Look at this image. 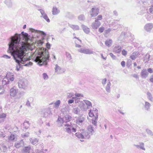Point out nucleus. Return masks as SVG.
Listing matches in <instances>:
<instances>
[{"instance_id": "f257e3e1", "label": "nucleus", "mask_w": 153, "mask_h": 153, "mask_svg": "<svg viewBox=\"0 0 153 153\" xmlns=\"http://www.w3.org/2000/svg\"><path fill=\"white\" fill-rule=\"evenodd\" d=\"M21 35L16 33L14 36H11L10 42L8 44V52L13 56L16 62L18 64L16 67L18 71L22 66L20 63L24 64L29 59L25 53L26 49V43L20 42Z\"/></svg>"}, {"instance_id": "f03ea898", "label": "nucleus", "mask_w": 153, "mask_h": 153, "mask_svg": "<svg viewBox=\"0 0 153 153\" xmlns=\"http://www.w3.org/2000/svg\"><path fill=\"white\" fill-rule=\"evenodd\" d=\"M49 56L48 51L44 48L42 51H36L30 56V58L39 65H46L49 61Z\"/></svg>"}, {"instance_id": "7ed1b4c3", "label": "nucleus", "mask_w": 153, "mask_h": 153, "mask_svg": "<svg viewBox=\"0 0 153 153\" xmlns=\"http://www.w3.org/2000/svg\"><path fill=\"white\" fill-rule=\"evenodd\" d=\"M71 117L68 114L65 115L63 118L64 122L65 123L64 126L67 127L65 129V131L70 134L71 132H75L76 131V127L77 126L75 124H72L70 122L71 119Z\"/></svg>"}, {"instance_id": "20e7f679", "label": "nucleus", "mask_w": 153, "mask_h": 153, "mask_svg": "<svg viewBox=\"0 0 153 153\" xmlns=\"http://www.w3.org/2000/svg\"><path fill=\"white\" fill-rule=\"evenodd\" d=\"M11 97H15L16 99H19L21 97V92H19L18 90L15 87L11 88L10 90Z\"/></svg>"}, {"instance_id": "39448f33", "label": "nucleus", "mask_w": 153, "mask_h": 153, "mask_svg": "<svg viewBox=\"0 0 153 153\" xmlns=\"http://www.w3.org/2000/svg\"><path fill=\"white\" fill-rule=\"evenodd\" d=\"M30 30L32 33V36H35L34 37H38L40 35H41L42 36L44 37L46 35V33L43 31L35 30L33 28H30Z\"/></svg>"}, {"instance_id": "423d86ee", "label": "nucleus", "mask_w": 153, "mask_h": 153, "mask_svg": "<svg viewBox=\"0 0 153 153\" xmlns=\"http://www.w3.org/2000/svg\"><path fill=\"white\" fill-rule=\"evenodd\" d=\"M28 85L27 81L24 79H20L18 82V86L19 88L25 89Z\"/></svg>"}, {"instance_id": "0eeeda50", "label": "nucleus", "mask_w": 153, "mask_h": 153, "mask_svg": "<svg viewBox=\"0 0 153 153\" xmlns=\"http://www.w3.org/2000/svg\"><path fill=\"white\" fill-rule=\"evenodd\" d=\"M88 115L90 117H92L94 116L96 119H98V110L96 108H93V110L91 109L89 110Z\"/></svg>"}, {"instance_id": "6e6552de", "label": "nucleus", "mask_w": 153, "mask_h": 153, "mask_svg": "<svg viewBox=\"0 0 153 153\" xmlns=\"http://www.w3.org/2000/svg\"><path fill=\"white\" fill-rule=\"evenodd\" d=\"M42 115L43 117L46 118L50 117L52 115L50 108H48L45 109L43 112Z\"/></svg>"}, {"instance_id": "1a4fd4ad", "label": "nucleus", "mask_w": 153, "mask_h": 153, "mask_svg": "<svg viewBox=\"0 0 153 153\" xmlns=\"http://www.w3.org/2000/svg\"><path fill=\"white\" fill-rule=\"evenodd\" d=\"M99 9L96 7H93L89 13L91 17H95L99 13Z\"/></svg>"}, {"instance_id": "9d476101", "label": "nucleus", "mask_w": 153, "mask_h": 153, "mask_svg": "<svg viewBox=\"0 0 153 153\" xmlns=\"http://www.w3.org/2000/svg\"><path fill=\"white\" fill-rule=\"evenodd\" d=\"M144 30L148 32H150L153 28V24L149 23L146 24L144 26Z\"/></svg>"}, {"instance_id": "9b49d317", "label": "nucleus", "mask_w": 153, "mask_h": 153, "mask_svg": "<svg viewBox=\"0 0 153 153\" xmlns=\"http://www.w3.org/2000/svg\"><path fill=\"white\" fill-rule=\"evenodd\" d=\"M78 51L80 53L85 54H90L94 53L93 51L88 49L81 48L78 49Z\"/></svg>"}, {"instance_id": "f8f14e48", "label": "nucleus", "mask_w": 153, "mask_h": 153, "mask_svg": "<svg viewBox=\"0 0 153 153\" xmlns=\"http://www.w3.org/2000/svg\"><path fill=\"white\" fill-rule=\"evenodd\" d=\"M55 72L58 74H62L64 73L65 72L64 69L62 68H61L57 64H56L55 65Z\"/></svg>"}, {"instance_id": "ddd939ff", "label": "nucleus", "mask_w": 153, "mask_h": 153, "mask_svg": "<svg viewBox=\"0 0 153 153\" xmlns=\"http://www.w3.org/2000/svg\"><path fill=\"white\" fill-rule=\"evenodd\" d=\"M85 120V118L82 116L78 117L76 118V123L78 125H81L82 124Z\"/></svg>"}, {"instance_id": "4468645a", "label": "nucleus", "mask_w": 153, "mask_h": 153, "mask_svg": "<svg viewBox=\"0 0 153 153\" xmlns=\"http://www.w3.org/2000/svg\"><path fill=\"white\" fill-rule=\"evenodd\" d=\"M149 75V73L146 69H143L141 71L140 76L142 78H146Z\"/></svg>"}, {"instance_id": "2eb2a0df", "label": "nucleus", "mask_w": 153, "mask_h": 153, "mask_svg": "<svg viewBox=\"0 0 153 153\" xmlns=\"http://www.w3.org/2000/svg\"><path fill=\"white\" fill-rule=\"evenodd\" d=\"M96 128L93 126L91 125H89L88 126V131L91 135H93L95 133V131L94 129Z\"/></svg>"}, {"instance_id": "dca6fc26", "label": "nucleus", "mask_w": 153, "mask_h": 153, "mask_svg": "<svg viewBox=\"0 0 153 153\" xmlns=\"http://www.w3.org/2000/svg\"><path fill=\"white\" fill-rule=\"evenodd\" d=\"M79 106L82 111H86L88 110L85 103H84L83 101H81L80 102V103L79 104Z\"/></svg>"}, {"instance_id": "f3484780", "label": "nucleus", "mask_w": 153, "mask_h": 153, "mask_svg": "<svg viewBox=\"0 0 153 153\" xmlns=\"http://www.w3.org/2000/svg\"><path fill=\"white\" fill-rule=\"evenodd\" d=\"M101 25L100 22L99 21L95 22L92 23V27L93 29H96Z\"/></svg>"}, {"instance_id": "a211bd4d", "label": "nucleus", "mask_w": 153, "mask_h": 153, "mask_svg": "<svg viewBox=\"0 0 153 153\" xmlns=\"http://www.w3.org/2000/svg\"><path fill=\"white\" fill-rule=\"evenodd\" d=\"M58 124V126L59 127H60L62 126V125L64 122V120L63 118L60 117L59 116L57 120Z\"/></svg>"}, {"instance_id": "6ab92c4d", "label": "nucleus", "mask_w": 153, "mask_h": 153, "mask_svg": "<svg viewBox=\"0 0 153 153\" xmlns=\"http://www.w3.org/2000/svg\"><path fill=\"white\" fill-rule=\"evenodd\" d=\"M122 50V48L121 46L117 45L115 46L113 49V51L116 53H119Z\"/></svg>"}, {"instance_id": "aec40b11", "label": "nucleus", "mask_w": 153, "mask_h": 153, "mask_svg": "<svg viewBox=\"0 0 153 153\" xmlns=\"http://www.w3.org/2000/svg\"><path fill=\"white\" fill-rule=\"evenodd\" d=\"M82 132L84 139H88L90 138L91 135L88 131L82 130Z\"/></svg>"}, {"instance_id": "412c9836", "label": "nucleus", "mask_w": 153, "mask_h": 153, "mask_svg": "<svg viewBox=\"0 0 153 153\" xmlns=\"http://www.w3.org/2000/svg\"><path fill=\"white\" fill-rule=\"evenodd\" d=\"M14 76L12 73L8 72L7 73L6 77L9 80H10L11 81H13L14 79Z\"/></svg>"}, {"instance_id": "4be33fe9", "label": "nucleus", "mask_w": 153, "mask_h": 153, "mask_svg": "<svg viewBox=\"0 0 153 153\" xmlns=\"http://www.w3.org/2000/svg\"><path fill=\"white\" fill-rule=\"evenodd\" d=\"M139 145H134L137 149H140L143 150H145L146 149L144 147V144L143 143L140 142L139 143Z\"/></svg>"}, {"instance_id": "5701e85b", "label": "nucleus", "mask_w": 153, "mask_h": 153, "mask_svg": "<svg viewBox=\"0 0 153 153\" xmlns=\"http://www.w3.org/2000/svg\"><path fill=\"white\" fill-rule=\"evenodd\" d=\"M83 101H84V103H85L88 109H90L91 107L92 104L91 102L88 100H83Z\"/></svg>"}, {"instance_id": "b1692460", "label": "nucleus", "mask_w": 153, "mask_h": 153, "mask_svg": "<svg viewBox=\"0 0 153 153\" xmlns=\"http://www.w3.org/2000/svg\"><path fill=\"white\" fill-rule=\"evenodd\" d=\"M24 143V141L23 140H21L20 142H18L15 144V146L17 148H19L22 146Z\"/></svg>"}, {"instance_id": "393cba45", "label": "nucleus", "mask_w": 153, "mask_h": 153, "mask_svg": "<svg viewBox=\"0 0 153 153\" xmlns=\"http://www.w3.org/2000/svg\"><path fill=\"white\" fill-rule=\"evenodd\" d=\"M52 14L53 15H56L59 13L60 10L56 7H53L52 9Z\"/></svg>"}, {"instance_id": "a878e982", "label": "nucleus", "mask_w": 153, "mask_h": 153, "mask_svg": "<svg viewBox=\"0 0 153 153\" xmlns=\"http://www.w3.org/2000/svg\"><path fill=\"white\" fill-rule=\"evenodd\" d=\"M82 27L83 30L84 31L86 34H88L90 32V29L87 26H85L84 25H82Z\"/></svg>"}, {"instance_id": "bb28decb", "label": "nucleus", "mask_w": 153, "mask_h": 153, "mask_svg": "<svg viewBox=\"0 0 153 153\" xmlns=\"http://www.w3.org/2000/svg\"><path fill=\"white\" fill-rule=\"evenodd\" d=\"M33 100V97H30L28 98L27 101L26 103V105L28 107H30L31 103L32 102Z\"/></svg>"}, {"instance_id": "cd10ccee", "label": "nucleus", "mask_w": 153, "mask_h": 153, "mask_svg": "<svg viewBox=\"0 0 153 153\" xmlns=\"http://www.w3.org/2000/svg\"><path fill=\"white\" fill-rule=\"evenodd\" d=\"M145 105H144L145 109L147 111H149L151 106V104L148 102L145 101Z\"/></svg>"}, {"instance_id": "c85d7f7f", "label": "nucleus", "mask_w": 153, "mask_h": 153, "mask_svg": "<svg viewBox=\"0 0 153 153\" xmlns=\"http://www.w3.org/2000/svg\"><path fill=\"white\" fill-rule=\"evenodd\" d=\"M30 141L31 144L33 145H35L38 142L39 140L35 138H30Z\"/></svg>"}, {"instance_id": "c756f323", "label": "nucleus", "mask_w": 153, "mask_h": 153, "mask_svg": "<svg viewBox=\"0 0 153 153\" xmlns=\"http://www.w3.org/2000/svg\"><path fill=\"white\" fill-rule=\"evenodd\" d=\"M76 136L78 138L80 139H84L82 131L80 132H78L75 134Z\"/></svg>"}, {"instance_id": "7c9ffc66", "label": "nucleus", "mask_w": 153, "mask_h": 153, "mask_svg": "<svg viewBox=\"0 0 153 153\" xmlns=\"http://www.w3.org/2000/svg\"><path fill=\"white\" fill-rule=\"evenodd\" d=\"M6 114L4 113L0 114V123L4 122L6 118Z\"/></svg>"}, {"instance_id": "2f4dec72", "label": "nucleus", "mask_w": 153, "mask_h": 153, "mask_svg": "<svg viewBox=\"0 0 153 153\" xmlns=\"http://www.w3.org/2000/svg\"><path fill=\"white\" fill-rule=\"evenodd\" d=\"M30 123L27 121H25L23 124V128L26 129H27L29 127Z\"/></svg>"}, {"instance_id": "473e14b6", "label": "nucleus", "mask_w": 153, "mask_h": 153, "mask_svg": "<svg viewBox=\"0 0 153 153\" xmlns=\"http://www.w3.org/2000/svg\"><path fill=\"white\" fill-rule=\"evenodd\" d=\"M138 53L137 52L133 53L130 56V58L132 60H133L136 58L138 56Z\"/></svg>"}, {"instance_id": "72a5a7b5", "label": "nucleus", "mask_w": 153, "mask_h": 153, "mask_svg": "<svg viewBox=\"0 0 153 153\" xmlns=\"http://www.w3.org/2000/svg\"><path fill=\"white\" fill-rule=\"evenodd\" d=\"M7 149V147L4 144L2 143L0 144V150L1 151L5 152Z\"/></svg>"}, {"instance_id": "f704fd0d", "label": "nucleus", "mask_w": 153, "mask_h": 153, "mask_svg": "<svg viewBox=\"0 0 153 153\" xmlns=\"http://www.w3.org/2000/svg\"><path fill=\"white\" fill-rule=\"evenodd\" d=\"M4 3L9 7H11L12 6V2L11 0H5Z\"/></svg>"}, {"instance_id": "c9c22d12", "label": "nucleus", "mask_w": 153, "mask_h": 153, "mask_svg": "<svg viewBox=\"0 0 153 153\" xmlns=\"http://www.w3.org/2000/svg\"><path fill=\"white\" fill-rule=\"evenodd\" d=\"M111 85V83L110 82H109L107 83V85L105 87V90L108 93H110V86Z\"/></svg>"}, {"instance_id": "e433bc0d", "label": "nucleus", "mask_w": 153, "mask_h": 153, "mask_svg": "<svg viewBox=\"0 0 153 153\" xmlns=\"http://www.w3.org/2000/svg\"><path fill=\"white\" fill-rule=\"evenodd\" d=\"M2 84L3 85H5L8 84L9 82V80L6 77L4 78L2 81Z\"/></svg>"}, {"instance_id": "4c0bfd02", "label": "nucleus", "mask_w": 153, "mask_h": 153, "mask_svg": "<svg viewBox=\"0 0 153 153\" xmlns=\"http://www.w3.org/2000/svg\"><path fill=\"white\" fill-rule=\"evenodd\" d=\"M112 43V40L111 39H107L105 42V45L108 47L111 46Z\"/></svg>"}, {"instance_id": "58836bf2", "label": "nucleus", "mask_w": 153, "mask_h": 153, "mask_svg": "<svg viewBox=\"0 0 153 153\" xmlns=\"http://www.w3.org/2000/svg\"><path fill=\"white\" fill-rule=\"evenodd\" d=\"M147 97L149 100L151 101H152L153 100V98L150 92H148L147 93Z\"/></svg>"}, {"instance_id": "ea45409f", "label": "nucleus", "mask_w": 153, "mask_h": 153, "mask_svg": "<svg viewBox=\"0 0 153 153\" xmlns=\"http://www.w3.org/2000/svg\"><path fill=\"white\" fill-rule=\"evenodd\" d=\"M31 148L30 146H28L24 147L23 149V151L25 153L28 152L29 153L30 151V150Z\"/></svg>"}, {"instance_id": "a19ab883", "label": "nucleus", "mask_w": 153, "mask_h": 153, "mask_svg": "<svg viewBox=\"0 0 153 153\" xmlns=\"http://www.w3.org/2000/svg\"><path fill=\"white\" fill-rule=\"evenodd\" d=\"M97 119H96V118H94V119H93L92 120V124L93 125V126L94 127H95V128H97Z\"/></svg>"}, {"instance_id": "79ce46f5", "label": "nucleus", "mask_w": 153, "mask_h": 153, "mask_svg": "<svg viewBox=\"0 0 153 153\" xmlns=\"http://www.w3.org/2000/svg\"><path fill=\"white\" fill-rule=\"evenodd\" d=\"M70 26L74 30H78L79 29V27L77 25H71Z\"/></svg>"}, {"instance_id": "37998d69", "label": "nucleus", "mask_w": 153, "mask_h": 153, "mask_svg": "<svg viewBox=\"0 0 153 153\" xmlns=\"http://www.w3.org/2000/svg\"><path fill=\"white\" fill-rule=\"evenodd\" d=\"M38 10L40 11L41 14V17H43V16L47 14L45 13V11L42 9H38Z\"/></svg>"}, {"instance_id": "c03bdc74", "label": "nucleus", "mask_w": 153, "mask_h": 153, "mask_svg": "<svg viewBox=\"0 0 153 153\" xmlns=\"http://www.w3.org/2000/svg\"><path fill=\"white\" fill-rule=\"evenodd\" d=\"M67 95L68 98L69 99H74L73 98L75 97H74V94L73 93H68Z\"/></svg>"}, {"instance_id": "a18cd8bd", "label": "nucleus", "mask_w": 153, "mask_h": 153, "mask_svg": "<svg viewBox=\"0 0 153 153\" xmlns=\"http://www.w3.org/2000/svg\"><path fill=\"white\" fill-rule=\"evenodd\" d=\"M60 103V101L59 100H57L55 103L54 104V107L56 108H58Z\"/></svg>"}, {"instance_id": "49530a36", "label": "nucleus", "mask_w": 153, "mask_h": 153, "mask_svg": "<svg viewBox=\"0 0 153 153\" xmlns=\"http://www.w3.org/2000/svg\"><path fill=\"white\" fill-rule=\"evenodd\" d=\"M150 58V55L149 54H146L144 57V62H148Z\"/></svg>"}, {"instance_id": "de8ad7c7", "label": "nucleus", "mask_w": 153, "mask_h": 153, "mask_svg": "<svg viewBox=\"0 0 153 153\" xmlns=\"http://www.w3.org/2000/svg\"><path fill=\"white\" fill-rule=\"evenodd\" d=\"M146 12V10L144 7H142V10L140 11L139 14L140 15H142Z\"/></svg>"}, {"instance_id": "09e8293b", "label": "nucleus", "mask_w": 153, "mask_h": 153, "mask_svg": "<svg viewBox=\"0 0 153 153\" xmlns=\"http://www.w3.org/2000/svg\"><path fill=\"white\" fill-rule=\"evenodd\" d=\"M73 98H74V101H75V103L76 104L78 103L79 105V104L80 102L81 101L80 100V99L76 97H74Z\"/></svg>"}, {"instance_id": "8fccbe9b", "label": "nucleus", "mask_w": 153, "mask_h": 153, "mask_svg": "<svg viewBox=\"0 0 153 153\" xmlns=\"http://www.w3.org/2000/svg\"><path fill=\"white\" fill-rule=\"evenodd\" d=\"M15 136L13 134H11L10 136L8 137V139L9 141H13L15 139Z\"/></svg>"}, {"instance_id": "3c124183", "label": "nucleus", "mask_w": 153, "mask_h": 153, "mask_svg": "<svg viewBox=\"0 0 153 153\" xmlns=\"http://www.w3.org/2000/svg\"><path fill=\"white\" fill-rule=\"evenodd\" d=\"M145 16L146 19L149 21H150L151 20V17L150 14L149 13H147L145 15Z\"/></svg>"}, {"instance_id": "603ef678", "label": "nucleus", "mask_w": 153, "mask_h": 153, "mask_svg": "<svg viewBox=\"0 0 153 153\" xmlns=\"http://www.w3.org/2000/svg\"><path fill=\"white\" fill-rule=\"evenodd\" d=\"M78 19L80 21L84 20L85 19V16L84 15L81 14L78 17Z\"/></svg>"}, {"instance_id": "864d4df0", "label": "nucleus", "mask_w": 153, "mask_h": 153, "mask_svg": "<svg viewBox=\"0 0 153 153\" xmlns=\"http://www.w3.org/2000/svg\"><path fill=\"white\" fill-rule=\"evenodd\" d=\"M4 92L3 85H0V94H3Z\"/></svg>"}, {"instance_id": "5fc2aeb1", "label": "nucleus", "mask_w": 153, "mask_h": 153, "mask_svg": "<svg viewBox=\"0 0 153 153\" xmlns=\"http://www.w3.org/2000/svg\"><path fill=\"white\" fill-rule=\"evenodd\" d=\"M29 135V132H27L25 133H23L21 134V136L22 137L25 138L28 137Z\"/></svg>"}, {"instance_id": "6e6d98bb", "label": "nucleus", "mask_w": 153, "mask_h": 153, "mask_svg": "<svg viewBox=\"0 0 153 153\" xmlns=\"http://www.w3.org/2000/svg\"><path fill=\"white\" fill-rule=\"evenodd\" d=\"M78 110V108H74L73 110V112L75 114H78L79 113Z\"/></svg>"}, {"instance_id": "4d7b16f0", "label": "nucleus", "mask_w": 153, "mask_h": 153, "mask_svg": "<svg viewBox=\"0 0 153 153\" xmlns=\"http://www.w3.org/2000/svg\"><path fill=\"white\" fill-rule=\"evenodd\" d=\"M47 149H45L44 151H45V152H46L47 151ZM43 151V150H39V149H37L36 150L35 152L36 153H44V152Z\"/></svg>"}, {"instance_id": "13d9d810", "label": "nucleus", "mask_w": 153, "mask_h": 153, "mask_svg": "<svg viewBox=\"0 0 153 153\" xmlns=\"http://www.w3.org/2000/svg\"><path fill=\"white\" fill-rule=\"evenodd\" d=\"M102 19V16L101 15H99L98 16L97 18H95V22L98 21V20H100Z\"/></svg>"}, {"instance_id": "bf43d9fd", "label": "nucleus", "mask_w": 153, "mask_h": 153, "mask_svg": "<svg viewBox=\"0 0 153 153\" xmlns=\"http://www.w3.org/2000/svg\"><path fill=\"white\" fill-rule=\"evenodd\" d=\"M47 22H50V20L48 17L47 16V14L45 16H43L42 17Z\"/></svg>"}, {"instance_id": "052dcab7", "label": "nucleus", "mask_w": 153, "mask_h": 153, "mask_svg": "<svg viewBox=\"0 0 153 153\" xmlns=\"http://www.w3.org/2000/svg\"><path fill=\"white\" fill-rule=\"evenodd\" d=\"M66 55L67 57L69 59L71 60L72 59L71 56L69 53L68 52L66 53Z\"/></svg>"}, {"instance_id": "680f3d73", "label": "nucleus", "mask_w": 153, "mask_h": 153, "mask_svg": "<svg viewBox=\"0 0 153 153\" xmlns=\"http://www.w3.org/2000/svg\"><path fill=\"white\" fill-rule=\"evenodd\" d=\"M131 64V61L128 60L126 62V66L128 67H129Z\"/></svg>"}, {"instance_id": "e2e57ef3", "label": "nucleus", "mask_w": 153, "mask_h": 153, "mask_svg": "<svg viewBox=\"0 0 153 153\" xmlns=\"http://www.w3.org/2000/svg\"><path fill=\"white\" fill-rule=\"evenodd\" d=\"M149 10L150 13L153 14V4L150 7Z\"/></svg>"}, {"instance_id": "0e129e2a", "label": "nucleus", "mask_w": 153, "mask_h": 153, "mask_svg": "<svg viewBox=\"0 0 153 153\" xmlns=\"http://www.w3.org/2000/svg\"><path fill=\"white\" fill-rule=\"evenodd\" d=\"M43 77L45 80H47L48 78V77L46 74L44 73L43 74Z\"/></svg>"}, {"instance_id": "69168bd1", "label": "nucleus", "mask_w": 153, "mask_h": 153, "mask_svg": "<svg viewBox=\"0 0 153 153\" xmlns=\"http://www.w3.org/2000/svg\"><path fill=\"white\" fill-rule=\"evenodd\" d=\"M146 131L148 134L151 135H153L152 132L150 130L147 129L146 130Z\"/></svg>"}, {"instance_id": "338daca9", "label": "nucleus", "mask_w": 153, "mask_h": 153, "mask_svg": "<svg viewBox=\"0 0 153 153\" xmlns=\"http://www.w3.org/2000/svg\"><path fill=\"white\" fill-rule=\"evenodd\" d=\"M105 28L103 27H101L99 29V31L100 33H102L104 30Z\"/></svg>"}, {"instance_id": "774afa93", "label": "nucleus", "mask_w": 153, "mask_h": 153, "mask_svg": "<svg viewBox=\"0 0 153 153\" xmlns=\"http://www.w3.org/2000/svg\"><path fill=\"white\" fill-rule=\"evenodd\" d=\"M75 96L77 97H83V94H79V93H76L75 94Z\"/></svg>"}]
</instances>
